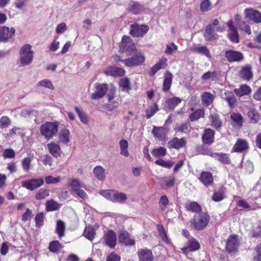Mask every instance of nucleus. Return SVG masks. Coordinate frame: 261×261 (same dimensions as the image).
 <instances>
[{
	"instance_id": "obj_61",
	"label": "nucleus",
	"mask_w": 261,
	"mask_h": 261,
	"mask_svg": "<svg viewBox=\"0 0 261 261\" xmlns=\"http://www.w3.org/2000/svg\"><path fill=\"white\" fill-rule=\"evenodd\" d=\"M177 49V46L174 43H171L166 45L165 53L166 55H172Z\"/></svg>"
},
{
	"instance_id": "obj_19",
	"label": "nucleus",
	"mask_w": 261,
	"mask_h": 261,
	"mask_svg": "<svg viewBox=\"0 0 261 261\" xmlns=\"http://www.w3.org/2000/svg\"><path fill=\"white\" fill-rule=\"evenodd\" d=\"M104 73L107 75H110L113 77L122 76L125 74V70L116 66H110L107 67L105 70Z\"/></svg>"
},
{
	"instance_id": "obj_50",
	"label": "nucleus",
	"mask_w": 261,
	"mask_h": 261,
	"mask_svg": "<svg viewBox=\"0 0 261 261\" xmlns=\"http://www.w3.org/2000/svg\"><path fill=\"white\" fill-rule=\"evenodd\" d=\"M224 194L225 190L222 188L218 191L215 192L214 193L212 199L216 202L221 201L225 198Z\"/></svg>"
},
{
	"instance_id": "obj_7",
	"label": "nucleus",
	"mask_w": 261,
	"mask_h": 261,
	"mask_svg": "<svg viewBox=\"0 0 261 261\" xmlns=\"http://www.w3.org/2000/svg\"><path fill=\"white\" fill-rule=\"evenodd\" d=\"M44 181L42 178H32L22 181L21 186L30 191H33L43 185Z\"/></svg>"
},
{
	"instance_id": "obj_5",
	"label": "nucleus",
	"mask_w": 261,
	"mask_h": 261,
	"mask_svg": "<svg viewBox=\"0 0 261 261\" xmlns=\"http://www.w3.org/2000/svg\"><path fill=\"white\" fill-rule=\"evenodd\" d=\"M118 60L122 62L127 66H138L143 63L145 61V57L141 52H137L136 54L130 58L126 60H121L118 57Z\"/></svg>"
},
{
	"instance_id": "obj_58",
	"label": "nucleus",
	"mask_w": 261,
	"mask_h": 261,
	"mask_svg": "<svg viewBox=\"0 0 261 261\" xmlns=\"http://www.w3.org/2000/svg\"><path fill=\"white\" fill-rule=\"evenodd\" d=\"M158 110V108L156 104L149 107L146 110V116L147 118H151Z\"/></svg>"
},
{
	"instance_id": "obj_16",
	"label": "nucleus",
	"mask_w": 261,
	"mask_h": 261,
	"mask_svg": "<svg viewBox=\"0 0 261 261\" xmlns=\"http://www.w3.org/2000/svg\"><path fill=\"white\" fill-rule=\"evenodd\" d=\"M119 241L126 246H133L135 241L133 237L126 231H121L119 235Z\"/></svg>"
},
{
	"instance_id": "obj_29",
	"label": "nucleus",
	"mask_w": 261,
	"mask_h": 261,
	"mask_svg": "<svg viewBox=\"0 0 261 261\" xmlns=\"http://www.w3.org/2000/svg\"><path fill=\"white\" fill-rule=\"evenodd\" d=\"M144 10V7L138 3L132 2L129 3L128 10L134 14L140 13Z\"/></svg>"
},
{
	"instance_id": "obj_24",
	"label": "nucleus",
	"mask_w": 261,
	"mask_h": 261,
	"mask_svg": "<svg viewBox=\"0 0 261 261\" xmlns=\"http://www.w3.org/2000/svg\"><path fill=\"white\" fill-rule=\"evenodd\" d=\"M68 185L71 187L72 192H74L80 188L84 187V184L77 178H69L68 179Z\"/></svg>"
},
{
	"instance_id": "obj_49",
	"label": "nucleus",
	"mask_w": 261,
	"mask_h": 261,
	"mask_svg": "<svg viewBox=\"0 0 261 261\" xmlns=\"http://www.w3.org/2000/svg\"><path fill=\"white\" fill-rule=\"evenodd\" d=\"M37 86L48 88L50 90H54V86L51 81L48 79H43L37 83Z\"/></svg>"
},
{
	"instance_id": "obj_4",
	"label": "nucleus",
	"mask_w": 261,
	"mask_h": 261,
	"mask_svg": "<svg viewBox=\"0 0 261 261\" xmlns=\"http://www.w3.org/2000/svg\"><path fill=\"white\" fill-rule=\"evenodd\" d=\"M120 49L128 55L136 51V47L132 39L127 36H124L120 44Z\"/></svg>"
},
{
	"instance_id": "obj_48",
	"label": "nucleus",
	"mask_w": 261,
	"mask_h": 261,
	"mask_svg": "<svg viewBox=\"0 0 261 261\" xmlns=\"http://www.w3.org/2000/svg\"><path fill=\"white\" fill-rule=\"evenodd\" d=\"M33 159V156L24 158L21 161V165L23 170L25 172H28L31 168V164Z\"/></svg>"
},
{
	"instance_id": "obj_31",
	"label": "nucleus",
	"mask_w": 261,
	"mask_h": 261,
	"mask_svg": "<svg viewBox=\"0 0 261 261\" xmlns=\"http://www.w3.org/2000/svg\"><path fill=\"white\" fill-rule=\"evenodd\" d=\"M173 76L171 72L167 71L165 74L164 80L163 82V91H168L171 87Z\"/></svg>"
},
{
	"instance_id": "obj_32",
	"label": "nucleus",
	"mask_w": 261,
	"mask_h": 261,
	"mask_svg": "<svg viewBox=\"0 0 261 261\" xmlns=\"http://www.w3.org/2000/svg\"><path fill=\"white\" fill-rule=\"evenodd\" d=\"M214 95L207 92L203 93L201 95L202 104L207 107L212 103L214 100Z\"/></svg>"
},
{
	"instance_id": "obj_56",
	"label": "nucleus",
	"mask_w": 261,
	"mask_h": 261,
	"mask_svg": "<svg viewBox=\"0 0 261 261\" xmlns=\"http://www.w3.org/2000/svg\"><path fill=\"white\" fill-rule=\"evenodd\" d=\"M169 201L167 198V197L166 195H163L160 197V200H159V204L161 210L162 211H165L167 205L169 204Z\"/></svg>"
},
{
	"instance_id": "obj_41",
	"label": "nucleus",
	"mask_w": 261,
	"mask_h": 261,
	"mask_svg": "<svg viewBox=\"0 0 261 261\" xmlns=\"http://www.w3.org/2000/svg\"><path fill=\"white\" fill-rule=\"evenodd\" d=\"M153 156L155 158H162L167 153L166 149L164 147H160L153 148L151 151Z\"/></svg>"
},
{
	"instance_id": "obj_13",
	"label": "nucleus",
	"mask_w": 261,
	"mask_h": 261,
	"mask_svg": "<svg viewBox=\"0 0 261 261\" xmlns=\"http://www.w3.org/2000/svg\"><path fill=\"white\" fill-rule=\"evenodd\" d=\"M15 30L14 28L4 26L0 27V41L6 42L14 35Z\"/></svg>"
},
{
	"instance_id": "obj_43",
	"label": "nucleus",
	"mask_w": 261,
	"mask_h": 261,
	"mask_svg": "<svg viewBox=\"0 0 261 261\" xmlns=\"http://www.w3.org/2000/svg\"><path fill=\"white\" fill-rule=\"evenodd\" d=\"M192 51L202 54L208 58H211V54L208 49L205 46L195 47L191 49Z\"/></svg>"
},
{
	"instance_id": "obj_20",
	"label": "nucleus",
	"mask_w": 261,
	"mask_h": 261,
	"mask_svg": "<svg viewBox=\"0 0 261 261\" xmlns=\"http://www.w3.org/2000/svg\"><path fill=\"white\" fill-rule=\"evenodd\" d=\"M187 141L184 138L178 139L176 137L173 138L168 143V147L179 149L186 146Z\"/></svg>"
},
{
	"instance_id": "obj_36",
	"label": "nucleus",
	"mask_w": 261,
	"mask_h": 261,
	"mask_svg": "<svg viewBox=\"0 0 261 261\" xmlns=\"http://www.w3.org/2000/svg\"><path fill=\"white\" fill-rule=\"evenodd\" d=\"M63 248V246L58 241H54L50 243L48 249L52 252L58 253Z\"/></svg>"
},
{
	"instance_id": "obj_21",
	"label": "nucleus",
	"mask_w": 261,
	"mask_h": 261,
	"mask_svg": "<svg viewBox=\"0 0 261 261\" xmlns=\"http://www.w3.org/2000/svg\"><path fill=\"white\" fill-rule=\"evenodd\" d=\"M47 148L51 155L55 158H58L62 153L61 147L59 144L51 142L47 144Z\"/></svg>"
},
{
	"instance_id": "obj_33",
	"label": "nucleus",
	"mask_w": 261,
	"mask_h": 261,
	"mask_svg": "<svg viewBox=\"0 0 261 261\" xmlns=\"http://www.w3.org/2000/svg\"><path fill=\"white\" fill-rule=\"evenodd\" d=\"M251 91V88L246 85H243L239 88L234 90L235 94L239 97L249 94Z\"/></svg>"
},
{
	"instance_id": "obj_51",
	"label": "nucleus",
	"mask_w": 261,
	"mask_h": 261,
	"mask_svg": "<svg viewBox=\"0 0 261 261\" xmlns=\"http://www.w3.org/2000/svg\"><path fill=\"white\" fill-rule=\"evenodd\" d=\"M186 208L189 211L195 213H198L201 211L200 205L195 202H191L187 203L186 205Z\"/></svg>"
},
{
	"instance_id": "obj_12",
	"label": "nucleus",
	"mask_w": 261,
	"mask_h": 261,
	"mask_svg": "<svg viewBox=\"0 0 261 261\" xmlns=\"http://www.w3.org/2000/svg\"><path fill=\"white\" fill-rule=\"evenodd\" d=\"M199 242L195 239L191 238L188 240L187 246L182 248L181 250L185 254H188L190 252L196 251L200 249Z\"/></svg>"
},
{
	"instance_id": "obj_47",
	"label": "nucleus",
	"mask_w": 261,
	"mask_h": 261,
	"mask_svg": "<svg viewBox=\"0 0 261 261\" xmlns=\"http://www.w3.org/2000/svg\"><path fill=\"white\" fill-rule=\"evenodd\" d=\"M181 102V99L176 97H173L167 100L166 103L168 108L169 109H173L176 106Z\"/></svg>"
},
{
	"instance_id": "obj_6",
	"label": "nucleus",
	"mask_w": 261,
	"mask_h": 261,
	"mask_svg": "<svg viewBox=\"0 0 261 261\" xmlns=\"http://www.w3.org/2000/svg\"><path fill=\"white\" fill-rule=\"evenodd\" d=\"M130 34L134 37L143 36L148 31L149 27L147 25L134 23L130 25Z\"/></svg>"
},
{
	"instance_id": "obj_22",
	"label": "nucleus",
	"mask_w": 261,
	"mask_h": 261,
	"mask_svg": "<svg viewBox=\"0 0 261 261\" xmlns=\"http://www.w3.org/2000/svg\"><path fill=\"white\" fill-rule=\"evenodd\" d=\"M59 142L67 144L70 142V133L69 129L64 128L60 130L58 134Z\"/></svg>"
},
{
	"instance_id": "obj_53",
	"label": "nucleus",
	"mask_w": 261,
	"mask_h": 261,
	"mask_svg": "<svg viewBox=\"0 0 261 261\" xmlns=\"http://www.w3.org/2000/svg\"><path fill=\"white\" fill-rule=\"evenodd\" d=\"M204 116V111L203 109H199L190 116V119L191 121L198 120L200 117H203Z\"/></svg>"
},
{
	"instance_id": "obj_59",
	"label": "nucleus",
	"mask_w": 261,
	"mask_h": 261,
	"mask_svg": "<svg viewBox=\"0 0 261 261\" xmlns=\"http://www.w3.org/2000/svg\"><path fill=\"white\" fill-rule=\"evenodd\" d=\"M230 118L235 123L239 124L241 126L242 125L243 117L240 114L233 113L231 114Z\"/></svg>"
},
{
	"instance_id": "obj_10",
	"label": "nucleus",
	"mask_w": 261,
	"mask_h": 261,
	"mask_svg": "<svg viewBox=\"0 0 261 261\" xmlns=\"http://www.w3.org/2000/svg\"><path fill=\"white\" fill-rule=\"evenodd\" d=\"M227 25L228 28V36L229 39L233 43H238L239 42V34L237 29L233 25V21L229 20L227 23Z\"/></svg>"
},
{
	"instance_id": "obj_2",
	"label": "nucleus",
	"mask_w": 261,
	"mask_h": 261,
	"mask_svg": "<svg viewBox=\"0 0 261 261\" xmlns=\"http://www.w3.org/2000/svg\"><path fill=\"white\" fill-rule=\"evenodd\" d=\"M34 51L29 44L23 45L19 51V60L22 66L30 65L33 60Z\"/></svg>"
},
{
	"instance_id": "obj_62",
	"label": "nucleus",
	"mask_w": 261,
	"mask_h": 261,
	"mask_svg": "<svg viewBox=\"0 0 261 261\" xmlns=\"http://www.w3.org/2000/svg\"><path fill=\"white\" fill-rule=\"evenodd\" d=\"M15 156V152L12 149H6L3 152V156L4 159H12Z\"/></svg>"
},
{
	"instance_id": "obj_60",
	"label": "nucleus",
	"mask_w": 261,
	"mask_h": 261,
	"mask_svg": "<svg viewBox=\"0 0 261 261\" xmlns=\"http://www.w3.org/2000/svg\"><path fill=\"white\" fill-rule=\"evenodd\" d=\"M217 75V73L216 71H208L204 74H203L202 76L201 79L203 80H213Z\"/></svg>"
},
{
	"instance_id": "obj_9",
	"label": "nucleus",
	"mask_w": 261,
	"mask_h": 261,
	"mask_svg": "<svg viewBox=\"0 0 261 261\" xmlns=\"http://www.w3.org/2000/svg\"><path fill=\"white\" fill-rule=\"evenodd\" d=\"M95 91L92 94V99H97L104 96L108 91V85L106 84L97 83L95 85Z\"/></svg>"
},
{
	"instance_id": "obj_45",
	"label": "nucleus",
	"mask_w": 261,
	"mask_h": 261,
	"mask_svg": "<svg viewBox=\"0 0 261 261\" xmlns=\"http://www.w3.org/2000/svg\"><path fill=\"white\" fill-rule=\"evenodd\" d=\"M65 223L61 220H58L57 222L56 232L60 238H61L65 235Z\"/></svg>"
},
{
	"instance_id": "obj_57",
	"label": "nucleus",
	"mask_w": 261,
	"mask_h": 261,
	"mask_svg": "<svg viewBox=\"0 0 261 261\" xmlns=\"http://www.w3.org/2000/svg\"><path fill=\"white\" fill-rule=\"evenodd\" d=\"M155 163L166 168H171L174 164V163L171 161H165L162 159L157 160Z\"/></svg>"
},
{
	"instance_id": "obj_14",
	"label": "nucleus",
	"mask_w": 261,
	"mask_h": 261,
	"mask_svg": "<svg viewBox=\"0 0 261 261\" xmlns=\"http://www.w3.org/2000/svg\"><path fill=\"white\" fill-rule=\"evenodd\" d=\"M225 56L229 62H240L243 60V55L240 51L228 50L225 51Z\"/></svg>"
},
{
	"instance_id": "obj_55",
	"label": "nucleus",
	"mask_w": 261,
	"mask_h": 261,
	"mask_svg": "<svg viewBox=\"0 0 261 261\" xmlns=\"http://www.w3.org/2000/svg\"><path fill=\"white\" fill-rule=\"evenodd\" d=\"M44 181L47 184H56L61 181V177L60 176L54 177L48 175L45 177Z\"/></svg>"
},
{
	"instance_id": "obj_46",
	"label": "nucleus",
	"mask_w": 261,
	"mask_h": 261,
	"mask_svg": "<svg viewBox=\"0 0 261 261\" xmlns=\"http://www.w3.org/2000/svg\"><path fill=\"white\" fill-rule=\"evenodd\" d=\"M248 116L250 121L252 123H256L260 120V116L256 111L251 110L248 112Z\"/></svg>"
},
{
	"instance_id": "obj_8",
	"label": "nucleus",
	"mask_w": 261,
	"mask_h": 261,
	"mask_svg": "<svg viewBox=\"0 0 261 261\" xmlns=\"http://www.w3.org/2000/svg\"><path fill=\"white\" fill-rule=\"evenodd\" d=\"M239 247L238 236L233 234L230 236L227 241L226 249L230 254H234L237 251Z\"/></svg>"
},
{
	"instance_id": "obj_38",
	"label": "nucleus",
	"mask_w": 261,
	"mask_h": 261,
	"mask_svg": "<svg viewBox=\"0 0 261 261\" xmlns=\"http://www.w3.org/2000/svg\"><path fill=\"white\" fill-rule=\"evenodd\" d=\"M224 99L227 101L230 107H234L236 101V97L233 93L231 91H226L225 92Z\"/></svg>"
},
{
	"instance_id": "obj_54",
	"label": "nucleus",
	"mask_w": 261,
	"mask_h": 261,
	"mask_svg": "<svg viewBox=\"0 0 261 261\" xmlns=\"http://www.w3.org/2000/svg\"><path fill=\"white\" fill-rule=\"evenodd\" d=\"M85 237L90 241H92L95 237V232L94 229L91 227H86L84 232Z\"/></svg>"
},
{
	"instance_id": "obj_40",
	"label": "nucleus",
	"mask_w": 261,
	"mask_h": 261,
	"mask_svg": "<svg viewBox=\"0 0 261 261\" xmlns=\"http://www.w3.org/2000/svg\"><path fill=\"white\" fill-rule=\"evenodd\" d=\"M240 75L242 78L249 80L252 76L251 67L250 66L243 67L240 72Z\"/></svg>"
},
{
	"instance_id": "obj_34",
	"label": "nucleus",
	"mask_w": 261,
	"mask_h": 261,
	"mask_svg": "<svg viewBox=\"0 0 261 261\" xmlns=\"http://www.w3.org/2000/svg\"><path fill=\"white\" fill-rule=\"evenodd\" d=\"M211 125L215 128H219L222 125V122L218 115L216 113L211 114L209 117Z\"/></svg>"
},
{
	"instance_id": "obj_26",
	"label": "nucleus",
	"mask_w": 261,
	"mask_h": 261,
	"mask_svg": "<svg viewBox=\"0 0 261 261\" xmlns=\"http://www.w3.org/2000/svg\"><path fill=\"white\" fill-rule=\"evenodd\" d=\"M167 59L166 58H162L151 68L150 74L153 75L159 70L165 68L167 65Z\"/></svg>"
},
{
	"instance_id": "obj_30",
	"label": "nucleus",
	"mask_w": 261,
	"mask_h": 261,
	"mask_svg": "<svg viewBox=\"0 0 261 261\" xmlns=\"http://www.w3.org/2000/svg\"><path fill=\"white\" fill-rule=\"evenodd\" d=\"M154 137L160 140L163 139L166 135V128L163 127L154 126L151 132Z\"/></svg>"
},
{
	"instance_id": "obj_23",
	"label": "nucleus",
	"mask_w": 261,
	"mask_h": 261,
	"mask_svg": "<svg viewBox=\"0 0 261 261\" xmlns=\"http://www.w3.org/2000/svg\"><path fill=\"white\" fill-rule=\"evenodd\" d=\"M215 131L211 128L204 130L202 135V141L204 144H211L214 142Z\"/></svg>"
},
{
	"instance_id": "obj_27",
	"label": "nucleus",
	"mask_w": 261,
	"mask_h": 261,
	"mask_svg": "<svg viewBox=\"0 0 261 261\" xmlns=\"http://www.w3.org/2000/svg\"><path fill=\"white\" fill-rule=\"evenodd\" d=\"M199 179L205 186L211 185L213 182V176L208 172H201Z\"/></svg>"
},
{
	"instance_id": "obj_11",
	"label": "nucleus",
	"mask_w": 261,
	"mask_h": 261,
	"mask_svg": "<svg viewBox=\"0 0 261 261\" xmlns=\"http://www.w3.org/2000/svg\"><path fill=\"white\" fill-rule=\"evenodd\" d=\"M245 17L256 22H261V13L252 8H247L244 11Z\"/></svg>"
},
{
	"instance_id": "obj_37",
	"label": "nucleus",
	"mask_w": 261,
	"mask_h": 261,
	"mask_svg": "<svg viewBox=\"0 0 261 261\" xmlns=\"http://www.w3.org/2000/svg\"><path fill=\"white\" fill-rule=\"evenodd\" d=\"M119 145L120 148V153L121 155L127 157L129 155L128 151V143L125 140H121L119 142Z\"/></svg>"
},
{
	"instance_id": "obj_15",
	"label": "nucleus",
	"mask_w": 261,
	"mask_h": 261,
	"mask_svg": "<svg viewBox=\"0 0 261 261\" xmlns=\"http://www.w3.org/2000/svg\"><path fill=\"white\" fill-rule=\"evenodd\" d=\"M249 149L248 142L242 139H238L232 148V152H244Z\"/></svg>"
},
{
	"instance_id": "obj_63",
	"label": "nucleus",
	"mask_w": 261,
	"mask_h": 261,
	"mask_svg": "<svg viewBox=\"0 0 261 261\" xmlns=\"http://www.w3.org/2000/svg\"><path fill=\"white\" fill-rule=\"evenodd\" d=\"M211 3L209 0H203L200 4V10L202 12H206L210 10Z\"/></svg>"
},
{
	"instance_id": "obj_35",
	"label": "nucleus",
	"mask_w": 261,
	"mask_h": 261,
	"mask_svg": "<svg viewBox=\"0 0 261 261\" xmlns=\"http://www.w3.org/2000/svg\"><path fill=\"white\" fill-rule=\"evenodd\" d=\"M112 202H119L121 203H124L127 199V196L123 193H118L114 191V194L112 195Z\"/></svg>"
},
{
	"instance_id": "obj_64",
	"label": "nucleus",
	"mask_w": 261,
	"mask_h": 261,
	"mask_svg": "<svg viewBox=\"0 0 261 261\" xmlns=\"http://www.w3.org/2000/svg\"><path fill=\"white\" fill-rule=\"evenodd\" d=\"M255 251L256 254L253 258L254 261H261V244L256 246Z\"/></svg>"
},
{
	"instance_id": "obj_44",
	"label": "nucleus",
	"mask_w": 261,
	"mask_h": 261,
	"mask_svg": "<svg viewBox=\"0 0 261 261\" xmlns=\"http://www.w3.org/2000/svg\"><path fill=\"white\" fill-rule=\"evenodd\" d=\"M74 110L78 115L81 121L84 124H88L89 122L88 118L85 113L81 108L75 107Z\"/></svg>"
},
{
	"instance_id": "obj_18",
	"label": "nucleus",
	"mask_w": 261,
	"mask_h": 261,
	"mask_svg": "<svg viewBox=\"0 0 261 261\" xmlns=\"http://www.w3.org/2000/svg\"><path fill=\"white\" fill-rule=\"evenodd\" d=\"M139 261H153V255L151 250L148 249H139L137 252Z\"/></svg>"
},
{
	"instance_id": "obj_52",
	"label": "nucleus",
	"mask_w": 261,
	"mask_h": 261,
	"mask_svg": "<svg viewBox=\"0 0 261 261\" xmlns=\"http://www.w3.org/2000/svg\"><path fill=\"white\" fill-rule=\"evenodd\" d=\"M49 196V191L44 189H40L35 194V198L37 200H42Z\"/></svg>"
},
{
	"instance_id": "obj_17",
	"label": "nucleus",
	"mask_w": 261,
	"mask_h": 261,
	"mask_svg": "<svg viewBox=\"0 0 261 261\" xmlns=\"http://www.w3.org/2000/svg\"><path fill=\"white\" fill-rule=\"evenodd\" d=\"M104 241L107 245L111 248H114L117 241L116 233L112 230L108 231L105 233Z\"/></svg>"
},
{
	"instance_id": "obj_28",
	"label": "nucleus",
	"mask_w": 261,
	"mask_h": 261,
	"mask_svg": "<svg viewBox=\"0 0 261 261\" xmlns=\"http://www.w3.org/2000/svg\"><path fill=\"white\" fill-rule=\"evenodd\" d=\"M93 174L99 180L103 181L106 178L105 170L101 166H96L93 169Z\"/></svg>"
},
{
	"instance_id": "obj_39",
	"label": "nucleus",
	"mask_w": 261,
	"mask_h": 261,
	"mask_svg": "<svg viewBox=\"0 0 261 261\" xmlns=\"http://www.w3.org/2000/svg\"><path fill=\"white\" fill-rule=\"evenodd\" d=\"M119 86L123 91L128 92L131 89V86L129 80L127 77H124L120 80Z\"/></svg>"
},
{
	"instance_id": "obj_42",
	"label": "nucleus",
	"mask_w": 261,
	"mask_h": 261,
	"mask_svg": "<svg viewBox=\"0 0 261 261\" xmlns=\"http://www.w3.org/2000/svg\"><path fill=\"white\" fill-rule=\"evenodd\" d=\"M45 206L47 211H54L60 208V204L53 200H50L46 202Z\"/></svg>"
},
{
	"instance_id": "obj_3",
	"label": "nucleus",
	"mask_w": 261,
	"mask_h": 261,
	"mask_svg": "<svg viewBox=\"0 0 261 261\" xmlns=\"http://www.w3.org/2000/svg\"><path fill=\"white\" fill-rule=\"evenodd\" d=\"M209 217L206 213L196 214L191 222V226L195 229L200 230L207 225Z\"/></svg>"
},
{
	"instance_id": "obj_25",
	"label": "nucleus",
	"mask_w": 261,
	"mask_h": 261,
	"mask_svg": "<svg viewBox=\"0 0 261 261\" xmlns=\"http://www.w3.org/2000/svg\"><path fill=\"white\" fill-rule=\"evenodd\" d=\"M216 29L211 28V26H207L204 34V38L207 41H212L216 40L218 36L215 33Z\"/></svg>"
},
{
	"instance_id": "obj_1",
	"label": "nucleus",
	"mask_w": 261,
	"mask_h": 261,
	"mask_svg": "<svg viewBox=\"0 0 261 261\" xmlns=\"http://www.w3.org/2000/svg\"><path fill=\"white\" fill-rule=\"evenodd\" d=\"M58 122H46L40 127L41 135L46 139H51L58 132Z\"/></svg>"
}]
</instances>
